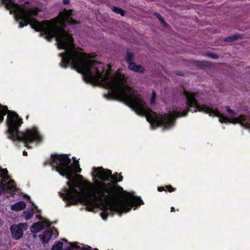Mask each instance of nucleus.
<instances>
[{
	"instance_id": "9",
	"label": "nucleus",
	"mask_w": 250,
	"mask_h": 250,
	"mask_svg": "<svg viewBox=\"0 0 250 250\" xmlns=\"http://www.w3.org/2000/svg\"><path fill=\"white\" fill-rule=\"evenodd\" d=\"M44 228V223L42 221H38L33 223L30 228V231L33 233L40 232Z\"/></svg>"
},
{
	"instance_id": "30",
	"label": "nucleus",
	"mask_w": 250,
	"mask_h": 250,
	"mask_svg": "<svg viewBox=\"0 0 250 250\" xmlns=\"http://www.w3.org/2000/svg\"><path fill=\"white\" fill-rule=\"evenodd\" d=\"M2 172L4 175H7L8 174V171L6 169H2Z\"/></svg>"
},
{
	"instance_id": "28",
	"label": "nucleus",
	"mask_w": 250,
	"mask_h": 250,
	"mask_svg": "<svg viewBox=\"0 0 250 250\" xmlns=\"http://www.w3.org/2000/svg\"><path fill=\"white\" fill-rule=\"evenodd\" d=\"M30 1H25L23 4H22L21 5L19 4V5L21 6H23V5H24V7H25V5H29V4H30Z\"/></svg>"
},
{
	"instance_id": "19",
	"label": "nucleus",
	"mask_w": 250,
	"mask_h": 250,
	"mask_svg": "<svg viewBox=\"0 0 250 250\" xmlns=\"http://www.w3.org/2000/svg\"><path fill=\"white\" fill-rule=\"evenodd\" d=\"M63 248V243L61 241L58 242L52 247V250H62Z\"/></svg>"
},
{
	"instance_id": "40",
	"label": "nucleus",
	"mask_w": 250,
	"mask_h": 250,
	"mask_svg": "<svg viewBox=\"0 0 250 250\" xmlns=\"http://www.w3.org/2000/svg\"><path fill=\"white\" fill-rule=\"evenodd\" d=\"M78 176L81 177L82 176L81 175H79Z\"/></svg>"
},
{
	"instance_id": "11",
	"label": "nucleus",
	"mask_w": 250,
	"mask_h": 250,
	"mask_svg": "<svg viewBox=\"0 0 250 250\" xmlns=\"http://www.w3.org/2000/svg\"><path fill=\"white\" fill-rule=\"evenodd\" d=\"M26 207V204L23 201H20L12 205L11 209L12 210L18 211L24 209Z\"/></svg>"
},
{
	"instance_id": "23",
	"label": "nucleus",
	"mask_w": 250,
	"mask_h": 250,
	"mask_svg": "<svg viewBox=\"0 0 250 250\" xmlns=\"http://www.w3.org/2000/svg\"><path fill=\"white\" fill-rule=\"evenodd\" d=\"M76 173H81L82 171V169L80 168L79 162L77 161L76 163L75 166L74 167Z\"/></svg>"
},
{
	"instance_id": "24",
	"label": "nucleus",
	"mask_w": 250,
	"mask_h": 250,
	"mask_svg": "<svg viewBox=\"0 0 250 250\" xmlns=\"http://www.w3.org/2000/svg\"><path fill=\"white\" fill-rule=\"evenodd\" d=\"M6 190L5 185L2 183H0V195L4 193Z\"/></svg>"
},
{
	"instance_id": "38",
	"label": "nucleus",
	"mask_w": 250,
	"mask_h": 250,
	"mask_svg": "<svg viewBox=\"0 0 250 250\" xmlns=\"http://www.w3.org/2000/svg\"><path fill=\"white\" fill-rule=\"evenodd\" d=\"M104 96H106V97H108V95H106V94H105V95H104Z\"/></svg>"
},
{
	"instance_id": "27",
	"label": "nucleus",
	"mask_w": 250,
	"mask_h": 250,
	"mask_svg": "<svg viewBox=\"0 0 250 250\" xmlns=\"http://www.w3.org/2000/svg\"><path fill=\"white\" fill-rule=\"evenodd\" d=\"M226 108H227V112L230 115H236V113L233 110L231 109L229 106H226Z\"/></svg>"
},
{
	"instance_id": "32",
	"label": "nucleus",
	"mask_w": 250,
	"mask_h": 250,
	"mask_svg": "<svg viewBox=\"0 0 250 250\" xmlns=\"http://www.w3.org/2000/svg\"><path fill=\"white\" fill-rule=\"evenodd\" d=\"M23 156H27V155H28V154H27V152L25 150H24V151H23Z\"/></svg>"
},
{
	"instance_id": "6",
	"label": "nucleus",
	"mask_w": 250,
	"mask_h": 250,
	"mask_svg": "<svg viewBox=\"0 0 250 250\" xmlns=\"http://www.w3.org/2000/svg\"><path fill=\"white\" fill-rule=\"evenodd\" d=\"M25 226L26 224L23 223H19L11 226L10 230L12 236L15 240H19L22 237L23 235V228Z\"/></svg>"
},
{
	"instance_id": "1",
	"label": "nucleus",
	"mask_w": 250,
	"mask_h": 250,
	"mask_svg": "<svg viewBox=\"0 0 250 250\" xmlns=\"http://www.w3.org/2000/svg\"><path fill=\"white\" fill-rule=\"evenodd\" d=\"M3 4L11 14H15L17 21L19 22V27L23 28L29 24L32 28L40 32L41 36L50 42L53 38L58 43L59 49L66 50L65 52L60 54L62 57L61 67L66 68L71 64L72 68L83 75V80L92 84L104 83L108 89L112 91L116 99L120 101V78L112 76L109 70H106L103 63L89 58H94L93 53L87 54L75 49H69L73 46L74 38L72 35L62 27L58 26L54 20H44L41 22L31 18L36 16L40 11L35 7L24 9V6H21L15 2V0H2L0 4Z\"/></svg>"
},
{
	"instance_id": "7",
	"label": "nucleus",
	"mask_w": 250,
	"mask_h": 250,
	"mask_svg": "<svg viewBox=\"0 0 250 250\" xmlns=\"http://www.w3.org/2000/svg\"><path fill=\"white\" fill-rule=\"evenodd\" d=\"M237 121L242 126L250 129V118L246 115H240L237 118Z\"/></svg>"
},
{
	"instance_id": "5",
	"label": "nucleus",
	"mask_w": 250,
	"mask_h": 250,
	"mask_svg": "<svg viewBox=\"0 0 250 250\" xmlns=\"http://www.w3.org/2000/svg\"><path fill=\"white\" fill-rule=\"evenodd\" d=\"M73 11L71 9L64 10L60 14V23L62 25L65 26L66 23L70 25H75L80 22L73 19L71 16Z\"/></svg>"
},
{
	"instance_id": "26",
	"label": "nucleus",
	"mask_w": 250,
	"mask_h": 250,
	"mask_svg": "<svg viewBox=\"0 0 250 250\" xmlns=\"http://www.w3.org/2000/svg\"><path fill=\"white\" fill-rule=\"evenodd\" d=\"M92 248L90 246H87L81 248L78 246V248L76 249V250H91Z\"/></svg>"
},
{
	"instance_id": "13",
	"label": "nucleus",
	"mask_w": 250,
	"mask_h": 250,
	"mask_svg": "<svg viewBox=\"0 0 250 250\" xmlns=\"http://www.w3.org/2000/svg\"><path fill=\"white\" fill-rule=\"evenodd\" d=\"M9 111L6 106H1L0 104V123H1L4 119V116Z\"/></svg>"
},
{
	"instance_id": "14",
	"label": "nucleus",
	"mask_w": 250,
	"mask_h": 250,
	"mask_svg": "<svg viewBox=\"0 0 250 250\" xmlns=\"http://www.w3.org/2000/svg\"><path fill=\"white\" fill-rule=\"evenodd\" d=\"M157 190L159 191H168L169 192L174 191L176 190V188H173L171 185L166 186L165 187H160L157 188Z\"/></svg>"
},
{
	"instance_id": "37",
	"label": "nucleus",
	"mask_w": 250,
	"mask_h": 250,
	"mask_svg": "<svg viewBox=\"0 0 250 250\" xmlns=\"http://www.w3.org/2000/svg\"><path fill=\"white\" fill-rule=\"evenodd\" d=\"M93 250H99L96 248V249H94Z\"/></svg>"
},
{
	"instance_id": "36",
	"label": "nucleus",
	"mask_w": 250,
	"mask_h": 250,
	"mask_svg": "<svg viewBox=\"0 0 250 250\" xmlns=\"http://www.w3.org/2000/svg\"><path fill=\"white\" fill-rule=\"evenodd\" d=\"M28 118H29V116L28 115V116H26V119L27 120H28Z\"/></svg>"
},
{
	"instance_id": "22",
	"label": "nucleus",
	"mask_w": 250,
	"mask_h": 250,
	"mask_svg": "<svg viewBox=\"0 0 250 250\" xmlns=\"http://www.w3.org/2000/svg\"><path fill=\"white\" fill-rule=\"evenodd\" d=\"M157 19H158L164 25H167V23L165 22L163 18L158 13H157Z\"/></svg>"
},
{
	"instance_id": "25",
	"label": "nucleus",
	"mask_w": 250,
	"mask_h": 250,
	"mask_svg": "<svg viewBox=\"0 0 250 250\" xmlns=\"http://www.w3.org/2000/svg\"><path fill=\"white\" fill-rule=\"evenodd\" d=\"M156 98V92L155 90L152 91V96L151 99V103L154 104L155 102V100Z\"/></svg>"
},
{
	"instance_id": "39",
	"label": "nucleus",
	"mask_w": 250,
	"mask_h": 250,
	"mask_svg": "<svg viewBox=\"0 0 250 250\" xmlns=\"http://www.w3.org/2000/svg\"><path fill=\"white\" fill-rule=\"evenodd\" d=\"M154 15L156 16V13H155L154 14Z\"/></svg>"
},
{
	"instance_id": "29",
	"label": "nucleus",
	"mask_w": 250,
	"mask_h": 250,
	"mask_svg": "<svg viewBox=\"0 0 250 250\" xmlns=\"http://www.w3.org/2000/svg\"><path fill=\"white\" fill-rule=\"evenodd\" d=\"M62 2L64 5H67L70 3V0H63Z\"/></svg>"
},
{
	"instance_id": "17",
	"label": "nucleus",
	"mask_w": 250,
	"mask_h": 250,
	"mask_svg": "<svg viewBox=\"0 0 250 250\" xmlns=\"http://www.w3.org/2000/svg\"><path fill=\"white\" fill-rule=\"evenodd\" d=\"M112 10L116 14H120L123 17L125 16V11L119 7L114 6Z\"/></svg>"
},
{
	"instance_id": "18",
	"label": "nucleus",
	"mask_w": 250,
	"mask_h": 250,
	"mask_svg": "<svg viewBox=\"0 0 250 250\" xmlns=\"http://www.w3.org/2000/svg\"><path fill=\"white\" fill-rule=\"evenodd\" d=\"M23 214L25 219L28 220L33 217L34 214V211L33 209H30L29 211H24Z\"/></svg>"
},
{
	"instance_id": "35",
	"label": "nucleus",
	"mask_w": 250,
	"mask_h": 250,
	"mask_svg": "<svg viewBox=\"0 0 250 250\" xmlns=\"http://www.w3.org/2000/svg\"><path fill=\"white\" fill-rule=\"evenodd\" d=\"M2 224H3V223H2V222H0V226H1V225H2Z\"/></svg>"
},
{
	"instance_id": "33",
	"label": "nucleus",
	"mask_w": 250,
	"mask_h": 250,
	"mask_svg": "<svg viewBox=\"0 0 250 250\" xmlns=\"http://www.w3.org/2000/svg\"><path fill=\"white\" fill-rule=\"evenodd\" d=\"M170 209H171V210H170V211H171V212H174V211H175V208H174V207H172L170 208Z\"/></svg>"
},
{
	"instance_id": "31",
	"label": "nucleus",
	"mask_w": 250,
	"mask_h": 250,
	"mask_svg": "<svg viewBox=\"0 0 250 250\" xmlns=\"http://www.w3.org/2000/svg\"><path fill=\"white\" fill-rule=\"evenodd\" d=\"M9 188H10V190L14 191L15 189V188L14 187H13V186H10L9 187Z\"/></svg>"
},
{
	"instance_id": "10",
	"label": "nucleus",
	"mask_w": 250,
	"mask_h": 250,
	"mask_svg": "<svg viewBox=\"0 0 250 250\" xmlns=\"http://www.w3.org/2000/svg\"><path fill=\"white\" fill-rule=\"evenodd\" d=\"M52 235V232L50 230H45L39 237L43 244H47L49 242Z\"/></svg>"
},
{
	"instance_id": "8",
	"label": "nucleus",
	"mask_w": 250,
	"mask_h": 250,
	"mask_svg": "<svg viewBox=\"0 0 250 250\" xmlns=\"http://www.w3.org/2000/svg\"><path fill=\"white\" fill-rule=\"evenodd\" d=\"M128 68L135 72L139 73H144L145 71V68L141 64L137 65L135 62L129 63L128 65Z\"/></svg>"
},
{
	"instance_id": "4",
	"label": "nucleus",
	"mask_w": 250,
	"mask_h": 250,
	"mask_svg": "<svg viewBox=\"0 0 250 250\" xmlns=\"http://www.w3.org/2000/svg\"><path fill=\"white\" fill-rule=\"evenodd\" d=\"M12 115L8 116L7 125L8 126V132L10 135L9 138L12 140L23 142L25 146L29 148V144L34 142L40 143L42 140V137L40 134L36 127L27 129L25 131H20L19 127L23 123L22 119L18 118V115L13 112Z\"/></svg>"
},
{
	"instance_id": "20",
	"label": "nucleus",
	"mask_w": 250,
	"mask_h": 250,
	"mask_svg": "<svg viewBox=\"0 0 250 250\" xmlns=\"http://www.w3.org/2000/svg\"><path fill=\"white\" fill-rule=\"evenodd\" d=\"M78 248V243H70V245L63 250H76Z\"/></svg>"
},
{
	"instance_id": "12",
	"label": "nucleus",
	"mask_w": 250,
	"mask_h": 250,
	"mask_svg": "<svg viewBox=\"0 0 250 250\" xmlns=\"http://www.w3.org/2000/svg\"><path fill=\"white\" fill-rule=\"evenodd\" d=\"M135 57V54L133 52H131L130 49H126V57L125 58V61L128 63V65L129 63L134 62L133 60Z\"/></svg>"
},
{
	"instance_id": "2",
	"label": "nucleus",
	"mask_w": 250,
	"mask_h": 250,
	"mask_svg": "<svg viewBox=\"0 0 250 250\" xmlns=\"http://www.w3.org/2000/svg\"><path fill=\"white\" fill-rule=\"evenodd\" d=\"M51 161H46L44 165H50L55 167L56 171L69 180L67 183L68 188H64L61 194L66 207L75 205L82 202L86 207V210L93 211L100 207L102 210L101 216L105 220L109 214H113L117 212L120 216L123 212L129 211L132 208H137L144 204V202L140 197L134 195V192H128V198L121 201H115L116 195L124 191L123 188L117 185L118 182L123 181V177L117 172L112 174L110 170H105L102 167H94L93 176L102 181L96 183L94 188L90 191H87L83 196L78 188L80 187L76 179L71 173L70 166L71 160L66 154H51Z\"/></svg>"
},
{
	"instance_id": "34",
	"label": "nucleus",
	"mask_w": 250,
	"mask_h": 250,
	"mask_svg": "<svg viewBox=\"0 0 250 250\" xmlns=\"http://www.w3.org/2000/svg\"><path fill=\"white\" fill-rule=\"evenodd\" d=\"M176 74L179 75V76H183V73L182 72H179L176 73Z\"/></svg>"
},
{
	"instance_id": "3",
	"label": "nucleus",
	"mask_w": 250,
	"mask_h": 250,
	"mask_svg": "<svg viewBox=\"0 0 250 250\" xmlns=\"http://www.w3.org/2000/svg\"><path fill=\"white\" fill-rule=\"evenodd\" d=\"M184 93L187 98L188 108L180 112L179 108L176 107L172 110H169V114H165L163 116L157 113V127L162 126L166 129L172 128L175 125L176 118L186 116L189 111H192V108L194 109L193 112H204L209 116L219 117V121L221 123H231L229 119L218 109H213L205 104H199L196 98V93L188 92L185 89L184 90Z\"/></svg>"
},
{
	"instance_id": "16",
	"label": "nucleus",
	"mask_w": 250,
	"mask_h": 250,
	"mask_svg": "<svg viewBox=\"0 0 250 250\" xmlns=\"http://www.w3.org/2000/svg\"><path fill=\"white\" fill-rule=\"evenodd\" d=\"M239 39H242V36L240 34H235L231 36L226 38L225 39V41L227 42H231L233 41H235Z\"/></svg>"
},
{
	"instance_id": "21",
	"label": "nucleus",
	"mask_w": 250,
	"mask_h": 250,
	"mask_svg": "<svg viewBox=\"0 0 250 250\" xmlns=\"http://www.w3.org/2000/svg\"><path fill=\"white\" fill-rule=\"evenodd\" d=\"M206 56L208 57L213 58L214 59H217L219 58L218 55L213 53H208L206 54Z\"/></svg>"
},
{
	"instance_id": "15",
	"label": "nucleus",
	"mask_w": 250,
	"mask_h": 250,
	"mask_svg": "<svg viewBox=\"0 0 250 250\" xmlns=\"http://www.w3.org/2000/svg\"><path fill=\"white\" fill-rule=\"evenodd\" d=\"M194 63L195 66L200 67H208L210 66L209 62H208L207 61H196Z\"/></svg>"
}]
</instances>
